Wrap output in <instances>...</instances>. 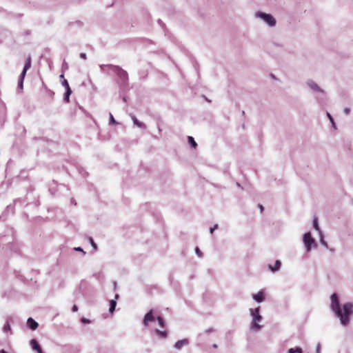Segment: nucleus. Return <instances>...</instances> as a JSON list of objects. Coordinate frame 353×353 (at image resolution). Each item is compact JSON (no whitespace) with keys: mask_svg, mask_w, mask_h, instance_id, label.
Here are the masks:
<instances>
[{"mask_svg":"<svg viewBox=\"0 0 353 353\" xmlns=\"http://www.w3.org/2000/svg\"><path fill=\"white\" fill-rule=\"evenodd\" d=\"M331 310L334 313L336 317L340 320V323L343 326H347L350 321V318L353 314V303L347 302L341 307L339 296L336 293H333L330 296Z\"/></svg>","mask_w":353,"mask_h":353,"instance_id":"nucleus-1","label":"nucleus"},{"mask_svg":"<svg viewBox=\"0 0 353 353\" xmlns=\"http://www.w3.org/2000/svg\"><path fill=\"white\" fill-rule=\"evenodd\" d=\"M260 307H256L254 309H250V315L252 317V321L251 323L250 329L254 331H259L262 326L257 323V322H260L262 321L263 317L259 314Z\"/></svg>","mask_w":353,"mask_h":353,"instance_id":"nucleus-2","label":"nucleus"},{"mask_svg":"<svg viewBox=\"0 0 353 353\" xmlns=\"http://www.w3.org/2000/svg\"><path fill=\"white\" fill-rule=\"evenodd\" d=\"M303 241L307 252H310L312 248H316L317 247L315 239L312 236L310 232L304 234Z\"/></svg>","mask_w":353,"mask_h":353,"instance_id":"nucleus-3","label":"nucleus"},{"mask_svg":"<svg viewBox=\"0 0 353 353\" xmlns=\"http://www.w3.org/2000/svg\"><path fill=\"white\" fill-rule=\"evenodd\" d=\"M110 70L116 74L117 77H119L120 81L123 83L126 84L128 81V72L122 69L121 67L118 65L114 66H110Z\"/></svg>","mask_w":353,"mask_h":353,"instance_id":"nucleus-4","label":"nucleus"},{"mask_svg":"<svg viewBox=\"0 0 353 353\" xmlns=\"http://www.w3.org/2000/svg\"><path fill=\"white\" fill-rule=\"evenodd\" d=\"M256 17L262 19L270 27H274L276 25V19L270 14L263 12H257Z\"/></svg>","mask_w":353,"mask_h":353,"instance_id":"nucleus-5","label":"nucleus"},{"mask_svg":"<svg viewBox=\"0 0 353 353\" xmlns=\"http://www.w3.org/2000/svg\"><path fill=\"white\" fill-rule=\"evenodd\" d=\"M155 317L153 315V310H150L145 315L143 323L145 326H148L150 322L154 321Z\"/></svg>","mask_w":353,"mask_h":353,"instance_id":"nucleus-6","label":"nucleus"},{"mask_svg":"<svg viewBox=\"0 0 353 353\" xmlns=\"http://www.w3.org/2000/svg\"><path fill=\"white\" fill-rule=\"evenodd\" d=\"M307 86L312 90L320 93H323V90L313 81L309 80L307 81Z\"/></svg>","mask_w":353,"mask_h":353,"instance_id":"nucleus-7","label":"nucleus"},{"mask_svg":"<svg viewBox=\"0 0 353 353\" xmlns=\"http://www.w3.org/2000/svg\"><path fill=\"white\" fill-rule=\"evenodd\" d=\"M30 345L32 349L37 353H43L41 347L36 339H33L30 341Z\"/></svg>","mask_w":353,"mask_h":353,"instance_id":"nucleus-8","label":"nucleus"},{"mask_svg":"<svg viewBox=\"0 0 353 353\" xmlns=\"http://www.w3.org/2000/svg\"><path fill=\"white\" fill-rule=\"evenodd\" d=\"M252 298L256 302L261 303L265 300V294L261 290L259 291L257 294H253Z\"/></svg>","mask_w":353,"mask_h":353,"instance_id":"nucleus-9","label":"nucleus"},{"mask_svg":"<svg viewBox=\"0 0 353 353\" xmlns=\"http://www.w3.org/2000/svg\"><path fill=\"white\" fill-rule=\"evenodd\" d=\"M27 325L30 330H35L38 327L39 324L32 318L30 317L27 320Z\"/></svg>","mask_w":353,"mask_h":353,"instance_id":"nucleus-10","label":"nucleus"},{"mask_svg":"<svg viewBox=\"0 0 353 353\" xmlns=\"http://www.w3.org/2000/svg\"><path fill=\"white\" fill-rule=\"evenodd\" d=\"M189 343L188 340L186 339L176 341L174 347L177 350H181L183 346L188 345Z\"/></svg>","mask_w":353,"mask_h":353,"instance_id":"nucleus-11","label":"nucleus"},{"mask_svg":"<svg viewBox=\"0 0 353 353\" xmlns=\"http://www.w3.org/2000/svg\"><path fill=\"white\" fill-rule=\"evenodd\" d=\"M30 67H31V57L29 55L26 59L23 69L21 74H23V76H26L28 70H29L30 68Z\"/></svg>","mask_w":353,"mask_h":353,"instance_id":"nucleus-12","label":"nucleus"},{"mask_svg":"<svg viewBox=\"0 0 353 353\" xmlns=\"http://www.w3.org/2000/svg\"><path fill=\"white\" fill-rule=\"evenodd\" d=\"M130 117H131V119H132V120L133 121V123L136 126H137L138 128H141V129H145L146 128L145 124L142 123V122H141V121H139L134 115L132 114Z\"/></svg>","mask_w":353,"mask_h":353,"instance_id":"nucleus-13","label":"nucleus"},{"mask_svg":"<svg viewBox=\"0 0 353 353\" xmlns=\"http://www.w3.org/2000/svg\"><path fill=\"white\" fill-rule=\"evenodd\" d=\"M281 262L279 261V260H276L275 261V263H274V265H269V269L274 272H277L280 270L281 268Z\"/></svg>","mask_w":353,"mask_h":353,"instance_id":"nucleus-14","label":"nucleus"},{"mask_svg":"<svg viewBox=\"0 0 353 353\" xmlns=\"http://www.w3.org/2000/svg\"><path fill=\"white\" fill-rule=\"evenodd\" d=\"M10 321H12V317H8L7 319L6 323H5L4 326L3 327V331L4 332L10 331V330H11L10 325Z\"/></svg>","mask_w":353,"mask_h":353,"instance_id":"nucleus-15","label":"nucleus"},{"mask_svg":"<svg viewBox=\"0 0 353 353\" xmlns=\"http://www.w3.org/2000/svg\"><path fill=\"white\" fill-rule=\"evenodd\" d=\"M117 306V301L116 300H111L110 301V308H109V312L110 313H113L114 310H115V307Z\"/></svg>","mask_w":353,"mask_h":353,"instance_id":"nucleus-16","label":"nucleus"},{"mask_svg":"<svg viewBox=\"0 0 353 353\" xmlns=\"http://www.w3.org/2000/svg\"><path fill=\"white\" fill-rule=\"evenodd\" d=\"M25 76H23V74H20L19 81H18V88L20 90H22L23 88V80H24Z\"/></svg>","mask_w":353,"mask_h":353,"instance_id":"nucleus-17","label":"nucleus"},{"mask_svg":"<svg viewBox=\"0 0 353 353\" xmlns=\"http://www.w3.org/2000/svg\"><path fill=\"white\" fill-rule=\"evenodd\" d=\"M188 141L192 148H196V147L197 146V143H196V141H194V139L192 137L188 136Z\"/></svg>","mask_w":353,"mask_h":353,"instance_id":"nucleus-18","label":"nucleus"},{"mask_svg":"<svg viewBox=\"0 0 353 353\" xmlns=\"http://www.w3.org/2000/svg\"><path fill=\"white\" fill-rule=\"evenodd\" d=\"M155 333L162 339H165L167 337V332L166 331H161L159 330H155Z\"/></svg>","mask_w":353,"mask_h":353,"instance_id":"nucleus-19","label":"nucleus"},{"mask_svg":"<svg viewBox=\"0 0 353 353\" xmlns=\"http://www.w3.org/2000/svg\"><path fill=\"white\" fill-rule=\"evenodd\" d=\"M72 93V90L70 88H68V90H65V92L64 94V98H63V100L66 102V103H68L69 102V98H70V95Z\"/></svg>","mask_w":353,"mask_h":353,"instance_id":"nucleus-20","label":"nucleus"},{"mask_svg":"<svg viewBox=\"0 0 353 353\" xmlns=\"http://www.w3.org/2000/svg\"><path fill=\"white\" fill-rule=\"evenodd\" d=\"M319 235H320V242H321V243L323 246H325L326 248H327L328 245H327V242L324 240V237H323V234L322 232H320Z\"/></svg>","mask_w":353,"mask_h":353,"instance_id":"nucleus-21","label":"nucleus"},{"mask_svg":"<svg viewBox=\"0 0 353 353\" xmlns=\"http://www.w3.org/2000/svg\"><path fill=\"white\" fill-rule=\"evenodd\" d=\"M157 319L158 321L159 325L161 327H165V321H164L163 318L161 316H157Z\"/></svg>","mask_w":353,"mask_h":353,"instance_id":"nucleus-22","label":"nucleus"},{"mask_svg":"<svg viewBox=\"0 0 353 353\" xmlns=\"http://www.w3.org/2000/svg\"><path fill=\"white\" fill-rule=\"evenodd\" d=\"M313 227H314V228L315 230H318L319 233H320V232H321L320 230V228H319V224H318L317 218H314V220H313Z\"/></svg>","mask_w":353,"mask_h":353,"instance_id":"nucleus-23","label":"nucleus"},{"mask_svg":"<svg viewBox=\"0 0 353 353\" xmlns=\"http://www.w3.org/2000/svg\"><path fill=\"white\" fill-rule=\"evenodd\" d=\"M327 117L329 119V120L330 121V122L332 123V127L334 128H336V125H335V123L334 121V119L332 117V115L329 112H327Z\"/></svg>","mask_w":353,"mask_h":353,"instance_id":"nucleus-24","label":"nucleus"},{"mask_svg":"<svg viewBox=\"0 0 353 353\" xmlns=\"http://www.w3.org/2000/svg\"><path fill=\"white\" fill-rule=\"evenodd\" d=\"M109 124L110 125L119 124V123L115 121L114 117L112 116V114L111 113L110 114Z\"/></svg>","mask_w":353,"mask_h":353,"instance_id":"nucleus-25","label":"nucleus"},{"mask_svg":"<svg viewBox=\"0 0 353 353\" xmlns=\"http://www.w3.org/2000/svg\"><path fill=\"white\" fill-rule=\"evenodd\" d=\"M110 66H114V65H112V64H107V65H105V64H103V65H100V68L102 71H105V68H109L110 70Z\"/></svg>","mask_w":353,"mask_h":353,"instance_id":"nucleus-26","label":"nucleus"},{"mask_svg":"<svg viewBox=\"0 0 353 353\" xmlns=\"http://www.w3.org/2000/svg\"><path fill=\"white\" fill-rule=\"evenodd\" d=\"M89 241L94 250H97V245L92 237H89Z\"/></svg>","mask_w":353,"mask_h":353,"instance_id":"nucleus-27","label":"nucleus"},{"mask_svg":"<svg viewBox=\"0 0 353 353\" xmlns=\"http://www.w3.org/2000/svg\"><path fill=\"white\" fill-rule=\"evenodd\" d=\"M62 85L65 87V90H68V88H70L69 83L66 79H63V81H62Z\"/></svg>","mask_w":353,"mask_h":353,"instance_id":"nucleus-28","label":"nucleus"},{"mask_svg":"<svg viewBox=\"0 0 353 353\" xmlns=\"http://www.w3.org/2000/svg\"><path fill=\"white\" fill-rule=\"evenodd\" d=\"M195 252L199 257H202L203 254L198 247L196 248Z\"/></svg>","mask_w":353,"mask_h":353,"instance_id":"nucleus-29","label":"nucleus"},{"mask_svg":"<svg viewBox=\"0 0 353 353\" xmlns=\"http://www.w3.org/2000/svg\"><path fill=\"white\" fill-rule=\"evenodd\" d=\"M321 346L320 343H319L316 345V353H321Z\"/></svg>","mask_w":353,"mask_h":353,"instance_id":"nucleus-30","label":"nucleus"},{"mask_svg":"<svg viewBox=\"0 0 353 353\" xmlns=\"http://www.w3.org/2000/svg\"><path fill=\"white\" fill-rule=\"evenodd\" d=\"M81 321L83 323H90V320L85 317L81 318Z\"/></svg>","mask_w":353,"mask_h":353,"instance_id":"nucleus-31","label":"nucleus"},{"mask_svg":"<svg viewBox=\"0 0 353 353\" xmlns=\"http://www.w3.org/2000/svg\"><path fill=\"white\" fill-rule=\"evenodd\" d=\"M80 57H81V59H87V55H86V54H85V53H84V52H81V53L80 54Z\"/></svg>","mask_w":353,"mask_h":353,"instance_id":"nucleus-32","label":"nucleus"},{"mask_svg":"<svg viewBox=\"0 0 353 353\" xmlns=\"http://www.w3.org/2000/svg\"><path fill=\"white\" fill-rule=\"evenodd\" d=\"M350 112V108H345L344 109V113L346 114V115H348Z\"/></svg>","mask_w":353,"mask_h":353,"instance_id":"nucleus-33","label":"nucleus"},{"mask_svg":"<svg viewBox=\"0 0 353 353\" xmlns=\"http://www.w3.org/2000/svg\"><path fill=\"white\" fill-rule=\"evenodd\" d=\"M72 311L73 312H77L78 311V307L76 305H74L73 307H72Z\"/></svg>","mask_w":353,"mask_h":353,"instance_id":"nucleus-34","label":"nucleus"},{"mask_svg":"<svg viewBox=\"0 0 353 353\" xmlns=\"http://www.w3.org/2000/svg\"><path fill=\"white\" fill-rule=\"evenodd\" d=\"M296 353H303L302 349L301 347H296Z\"/></svg>","mask_w":353,"mask_h":353,"instance_id":"nucleus-35","label":"nucleus"},{"mask_svg":"<svg viewBox=\"0 0 353 353\" xmlns=\"http://www.w3.org/2000/svg\"><path fill=\"white\" fill-rule=\"evenodd\" d=\"M74 250L76 251L82 252L85 254V252L83 250V249L81 247L75 248Z\"/></svg>","mask_w":353,"mask_h":353,"instance_id":"nucleus-36","label":"nucleus"},{"mask_svg":"<svg viewBox=\"0 0 353 353\" xmlns=\"http://www.w3.org/2000/svg\"><path fill=\"white\" fill-rule=\"evenodd\" d=\"M288 353H296V349L295 348H290L288 350Z\"/></svg>","mask_w":353,"mask_h":353,"instance_id":"nucleus-37","label":"nucleus"},{"mask_svg":"<svg viewBox=\"0 0 353 353\" xmlns=\"http://www.w3.org/2000/svg\"><path fill=\"white\" fill-rule=\"evenodd\" d=\"M214 230H216L218 228V224H215L213 227Z\"/></svg>","mask_w":353,"mask_h":353,"instance_id":"nucleus-38","label":"nucleus"},{"mask_svg":"<svg viewBox=\"0 0 353 353\" xmlns=\"http://www.w3.org/2000/svg\"><path fill=\"white\" fill-rule=\"evenodd\" d=\"M214 231V228H213L212 227V228H210V232L211 234H212Z\"/></svg>","mask_w":353,"mask_h":353,"instance_id":"nucleus-39","label":"nucleus"},{"mask_svg":"<svg viewBox=\"0 0 353 353\" xmlns=\"http://www.w3.org/2000/svg\"><path fill=\"white\" fill-rule=\"evenodd\" d=\"M212 331V328H210L208 330H206V333H210Z\"/></svg>","mask_w":353,"mask_h":353,"instance_id":"nucleus-40","label":"nucleus"},{"mask_svg":"<svg viewBox=\"0 0 353 353\" xmlns=\"http://www.w3.org/2000/svg\"><path fill=\"white\" fill-rule=\"evenodd\" d=\"M0 353H8L5 350H1Z\"/></svg>","mask_w":353,"mask_h":353,"instance_id":"nucleus-41","label":"nucleus"},{"mask_svg":"<svg viewBox=\"0 0 353 353\" xmlns=\"http://www.w3.org/2000/svg\"><path fill=\"white\" fill-rule=\"evenodd\" d=\"M113 285H114V288H116V287H117V282L114 281L113 282Z\"/></svg>","mask_w":353,"mask_h":353,"instance_id":"nucleus-42","label":"nucleus"},{"mask_svg":"<svg viewBox=\"0 0 353 353\" xmlns=\"http://www.w3.org/2000/svg\"><path fill=\"white\" fill-rule=\"evenodd\" d=\"M259 207H260L261 211L262 212L263 210V207L262 205H259Z\"/></svg>","mask_w":353,"mask_h":353,"instance_id":"nucleus-43","label":"nucleus"},{"mask_svg":"<svg viewBox=\"0 0 353 353\" xmlns=\"http://www.w3.org/2000/svg\"><path fill=\"white\" fill-rule=\"evenodd\" d=\"M119 298V294L115 295V299H117Z\"/></svg>","mask_w":353,"mask_h":353,"instance_id":"nucleus-44","label":"nucleus"},{"mask_svg":"<svg viewBox=\"0 0 353 353\" xmlns=\"http://www.w3.org/2000/svg\"><path fill=\"white\" fill-rule=\"evenodd\" d=\"M60 78H63V74H61Z\"/></svg>","mask_w":353,"mask_h":353,"instance_id":"nucleus-45","label":"nucleus"},{"mask_svg":"<svg viewBox=\"0 0 353 353\" xmlns=\"http://www.w3.org/2000/svg\"><path fill=\"white\" fill-rule=\"evenodd\" d=\"M158 130H159V132L161 131V129L160 128V127L158 128Z\"/></svg>","mask_w":353,"mask_h":353,"instance_id":"nucleus-46","label":"nucleus"},{"mask_svg":"<svg viewBox=\"0 0 353 353\" xmlns=\"http://www.w3.org/2000/svg\"><path fill=\"white\" fill-rule=\"evenodd\" d=\"M236 185H237L238 187H240V184H239V183H236Z\"/></svg>","mask_w":353,"mask_h":353,"instance_id":"nucleus-47","label":"nucleus"}]
</instances>
